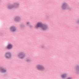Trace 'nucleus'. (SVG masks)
<instances>
[{"mask_svg": "<svg viewBox=\"0 0 79 79\" xmlns=\"http://www.w3.org/2000/svg\"><path fill=\"white\" fill-rule=\"evenodd\" d=\"M41 27L42 30H43V31H45V30H46L47 29V26L42 25V23H38L36 25L35 27V28H38V27Z\"/></svg>", "mask_w": 79, "mask_h": 79, "instance_id": "f257e3e1", "label": "nucleus"}, {"mask_svg": "<svg viewBox=\"0 0 79 79\" xmlns=\"http://www.w3.org/2000/svg\"><path fill=\"white\" fill-rule=\"evenodd\" d=\"M6 57V58H9L11 57V56L10 55V53H6L5 55Z\"/></svg>", "mask_w": 79, "mask_h": 79, "instance_id": "f03ea898", "label": "nucleus"}, {"mask_svg": "<svg viewBox=\"0 0 79 79\" xmlns=\"http://www.w3.org/2000/svg\"><path fill=\"white\" fill-rule=\"evenodd\" d=\"M37 68L38 69H40L41 70H42V69H43V68H43L42 67V66L40 65H37Z\"/></svg>", "mask_w": 79, "mask_h": 79, "instance_id": "7ed1b4c3", "label": "nucleus"}, {"mask_svg": "<svg viewBox=\"0 0 79 79\" xmlns=\"http://www.w3.org/2000/svg\"><path fill=\"white\" fill-rule=\"evenodd\" d=\"M12 47V45L11 44H8L7 46V49H10Z\"/></svg>", "mask_w": 79, "mask_h": 79, "instance_id": "20e7f679", "label": "nucleus"}, {"mask_svg": "<svg viewBox=\"0 0 79 79\" xmlns=\"http://www.w3.org/2000/svg\"><path fill=\"white\" fill-rule=\"evenodd\" d=\"M10 29L11 31H12L13 32L15 31V28L14 27H11L10 28Z\"/></svg>", "mask_w": 79, "mask_h": 79, "instance_id": "39448f33", "label": "nucleus"}, {"mask_svg": "<svg viewBox=\"0 0 79 79\" xmlns=\"http://www.w3.org/2000/svg\"><path fill=\"white\" fill-rule=\"evenodd\" d=\"M2 73H5L6 71V70H4V69H2Z\"/></svg>", "mask_w": 79, "mask_h": 79, "instance_id": "423d86ee", "label": "nucleus"}, {"mask_svg": "<svg viewBox=\"0 0 79 79\" xmlns=\"http://www.w3.org/2000/svg\"><path fill=\"white\" fill-rule=\"evenodd\" d=\"M62 77L63 78H64L66 77V75H63L62 76Z\"/></svg>", "mask_w": 79, "mask_h": 79, "instance_id": "0eeeda50", "label": "nucleus"}, {"mask_svg": "<svg viewBox=\"0 0 79 79\" xmlns=\"http://www.w3.org/2000/svg\"><path fill=\"white\" fill-rule=\"evenodd\" d=\"M64 5H63V8H64Z\"/></svg>", "mask_w": 79, "mask_h": 79, "instance_id": "6e6552de", "label": "nucleus"}, {"mask_svg": "<svg viewBox=\"0 0 79 79\" xmlns=\"http://www.w3.org/2000/svg\"><path fill=\"white\" fill-rule=\"evenodd\" d=\"M68 79H71V78H68Z\"/></svg>", "mask_w": 79, "mask_h": 79, "instance_id": "1a4fd4ad", "label": "nucleus"}, {"mask_svg": "<svg viewBox=\"0 0 79 79\" xmlns=\"http://www.w3.org/2000/svg\"><path fill=\"white\" fill-rule=\"evenodd\" d=\"M28 23H27V24H28Z\"/></svg>", "mask_w": 79, "mask_h": 79, "instance_id": "9d476101", "label": "nucleus"}]
</instances>
